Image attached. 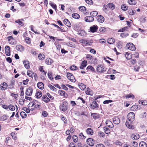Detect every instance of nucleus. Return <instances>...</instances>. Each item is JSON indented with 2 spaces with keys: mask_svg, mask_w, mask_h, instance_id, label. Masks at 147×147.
<instances>
[{
  "mask_svg": "<svg viewBox=\"0 0 147 147\" xmlns=\"http://www.w3.org/2000/svg\"><path fill=\"white\" fill-rule=\"evenodd\" d=\"M127 120L125 123L126 126L129 129H133V126L132 125V123L134 120V113L133 112L129 113L127 115Z\"/></svg>",
  "mask_w": 147,
  "mask_h": 147,
  "instance_id": "1",
  "label": "nucleus"
},
{
  "mask_svg": "<svg viewBox=\"0 0 147 147\" xmlns=\"http://www.w3.org/2000/svg\"><path fill=\"white\" fill-rule=\"evenodd\" d=\"M68 108V103L66 101H63L59 106L60 110L63 112H65L66 111L67 109Z\"/></svg>",
  "mask_w": 147,
  "mask_h": 147,
  "instance_id": "2",
  "label": "nucleus"
},
{
  "mask_svg": "<svg viewBox=\"0 0 147 147\" xmlns=\"http://www.w3.org/2000/svg\"><path fill=\"white\" fill-rule=\"evenodd\" d=\"M31 106L32 107L38 108L40 107V103L36 100H34L32 102H30L28 105V107Z\"/></svg>",
  "mask_w": 147,
  "mask_h": 147,
  "instance_id": "3",
  "label": "nucleus"
},
{
  "mask_svg": "<svg viewBox=\"0 0 147 147\" xmlns=\"http://www.w3.org/2000/svg\"><path fill=\"white\" fill-rule=\"evenodd\" d=\"M80 42L87 45H90L92 42V40H89L86 39H83L80 40Z\"/></svg>",
  "mask_w": 147,
  "mask_h": 147,
  "instance_id": "4",
  "label": "nucleus"
},
{
  "mask_svg": "<svg viewBox=\"0 0 147 147\" xmlns=\"http://www.w3.org/2000/svg\"><path fill=\"white\" fill-rule=\"evenodd\" d=\"M105 67L101 65H98L96 68L97 71L99 73H103L106 71Z\"/></svg>",
  "mask_w": 147,
  "mask_h": 147,
  "instance_id": "5",
  "label": "nucleus"
},
{
  "mask_svg": "<svg viewBox=\"0 0 147 147\" xmlns=\"http://www.w3.org/2000/svg\"><path fill=\"white\" fill-rule=\"evenodd\" d=\"M7 38L8 39L9 42L11 45H16V41L15 39L11 36H9L7 37Z\"/></svg>",
  "mask_w": 147,
  "mask_h": 147,
  "instance_id": "6",
  "label": "nucleus"
},
{
  "mask_svg": "<svg viewBox=\"0 0 147 147\" xmlns=\"http://www.w3.org/2000/svg\"><path fill=\"white\" fill-rule=\"evenodd\" d=\"M126 47L128 49L132 51L136 50V48L134 44L132 43H128L126 45Z\"/></svg>",
  "mask_w": 147,
  "mask_h": 147,
  "instance_id": "7",
  "label": "nucleus"
},
{
  "mask_svg": "<svg viewBox=\"0 0 147 147\" xmlns=\"http://www.w3.org/2000/svg\"><path fill=\"white\" fill-rule=\"evenodd\" d=\"M84 20L86 22H92L94 21V18L92 16H88L85 17Z\"/></svg>",
  "mask_w": 147,
  "mask_h": 147,
  "instance_id": "8",
  "label": "nucleus"
},
{
  "mask_svg": "<svg viewBox=\"0 0 147 147\" xmlns=\"http://www.w3.org/2000/svg\"><path fill=\"white\" fill-rule=\"evenodd\" d=\"M98 29V26L96 25H95L91 26L90 28V30L91 32L94 33L96 32Z\"/></svg>",
  "mask_w": 147,
  "mask_h": 147,
  "instance_id": "9",
  "label": "nucleus"
},
{
  "mask_svg": "<svg viewBox=\"0 0 147 147\" xmlns=\"http://www.w3.org/2000/svg\"><path fill=\"white\" fill-rule=\"evenodd\" d=\"M32 89L30 87H29L26 89V94L27 96H31L32 94Z\"/></svg>",
  "mask_w": 147,
  "mask_h": 147,
  "instance_id": "10",
  "label": "nucleus"
},
{
  "mask_svg": "<svg viewBox=\"0 0 147 147\" xmlns=\"http://www.w3.org/2000/svg\"><path fill=\"white\" fill-rule=\"evenodd\" d=\"M92 104L90 105V107L91 109H94L98 108V105L96 101H94L92 102Z\"/></svg>",
  "mask_w": 147,
  "mask_h": 147,
  "instance_id": "11",
  "label": "nucleus"
},
{
  "mask_svg": "<svg viewBox=\"0 0 147 147\" xmlns=\"http://www.w3.org/2000/svg\"><path fill=\"white\" fill-rule=\"evenodd\" d=\"M87 143L91 146H93L94 145L93 139L92 138H88L86 141Z\"/></svg>",
  "mask_w": 147,
  "mask_h": 147,
  "instance_id": "12",
  "label": "nucleus"
},
{
  "mask_svg": "<svg viewBox=\"0 0 147 147\" xmlns=\"http://www.w3.org/2000/svg\"><path fill=\"white\" fill-rule=\"evenodd\" d=\"M10 48L8 46H6L5 48V52L6 55L9 56L10 55Z\"/></svg>",
  "mask_w": 147,
  "mask_h": 147,
  "instance_id": "13",
  "label": "nucleus"
},
{
  "mask_svg": "<svg viewBox=\"0 0 147 147\" xmlns=\"http://www.w3.org/2000/svg\"><path fill=\"white\" fill-rule=\"evenodd\" d=\"M97 21L99 22L103 23L104 21V17L101 15H98L97 17Z\"/></svg>",
  "mask_w": 147,
  "mask_h": 147,
  "instance_id": "14",
  "label": "nucleus"
},
{
  "mask_svg": "<svg viewBox=\"0 0 147 147\" xmlns=\"http://www.w3.org/2000/svg\"><path fill=\"white\" fill-rule=\"evenodd\" d=\"M42 100L46 103L49 102L50 101V99L48 98L46 95H44L42 98Z\"/></svg>",
  "mask_w": 147,
  "mask_h": 147,
  "instance_id": "15",
  "label": "nucleus"
},
{
  "mask_svg": "<svg viewBox=\"0 0 147 147\" xmlns=\"http://www.w3.org/2000/svg\"><path fill=\"white\" fill-rule=\"evenodd\" d=\"M131 137L133 140H137L139 138L140 136L137 134H133L131 135Z\"/></svg>",
  "mask_w": 147,
  "mask_h": 147,
  "instance_id": "16",
  "label": "nucleus"
},
{
  "mask_svg": "<svg viewBox=\"0 0 147 147\" xmlns=\"http://www.w3.org/2000/svg\"><path fill=\"white\" fill-rule=\"evenodd\" d=\"M113 122L115 124H118L120 122V119L118 117H115L113 119Z\"/></svg>",
  "mask_w": 147,
  "mask_h": 147,
  "instance_id": "17",
  "label": "nucleus"
},
{
  "mask_svg": "<svg viewBox=\"0 0 147 147\" xmlns=\"http://www.w3.org/2000/svg\"><path fill=\"white\" fill-rule=\"evenodd\" d=\"M85 93L86 94L91 96H92L93 94L92 91L89 88H87L86 90Z\"/></svg>",
  "mask_w": 147,
  "mask_h": 147,
  "instance_id": "18",
  "label": "nucleus"
},
{
  "mask_svg": "<svg viewBox=\"0 0 147 147\" xmlns=\"http://www.w3.org/2000/svg\"><path fill=\"white\" fill-rule=\"evenodd\" d=\"M23 64L25 67L27 69L29 68L30 67V63L27 60H24L23 61Z\"/></svg>",
  "mask_w": 147,
  "mask_h": 147,
  "instance_id": "19",
  "label": "nucleus"
},
{
  "mask_svg": "<svg viewBox=\"0 0 147 147\" xmlns=\"http://www.w3.org/2000/svg\"><path fill=\"white\" fill-rule=\"evenodd\" d=\"M58 94L61 96L64 97H66L67 96L66 93L64 91L62 90H59L58 92Z\"/></svg>",
  "mask_w": 147,
  "mask_h": 147,
  "instance_id": "20",
  "label": "nucleus"
},
{
  "mask_svg": "<svg viewBox=\"0 0 147 147\" xmlns=\"http://www.w3.org/2000/svg\"><path fill=\"white\" fill-rule=\"evenodd\" d=\"M63 22L67 26L69 27L71 26V24L70 22L67 19H64L63 20Z\"/></svg>",
  "mask_w": 147,
  "mask_h": 147,
  "instance_id": "21",
  "label": "nucleus"
},
{
  "mask_svg": "<svg viewBox=\"0 0 147 147\" xmlns=\"http://www.w3.org/2000/svg\"><path fill=\"white\" fill-rule=\"evenodd\" d=\"M87 62L86 61L84 60L81 63V65L80 66V68L81 69H84L86 66V63Z\"/></svg>",
  "mask_w": 147,
  "mask_h": 147,
  "instance_id": "22",
  "label": "nucleus"
},
{
  "mask_svg": "<svg viewBox=\"0 0 147 147\" xmlns=\"http://www.w3.org/2000/svg\"><path fill=\"white\" fill-rule=\"evenodd\" d=\"M16 49L20 51H22L24 50V48L23 46L21 45H18L16 46Z\"/></svg>",
  "mask_w": 147,
  "mask_h": 147,
  "instance_id": "23",
  "label": "nucleus"
},
{
  "mask_svg": "<svg viewBox=\"0 0 147 147\" xmlns=\"http://www.w3.org/2000/svg\"><path fill=\"white\" fill-rule=\"evenodd\" d=\"M53 61L52 59L50 58H48L45 60V63L48 65H51L53 63Z\"/></svg>",
  "mask_w": 147,
  "mask_h": 147,
  "instance_id": "24",
  "label": "nucleus"
},
{
  "mask_svg": "<svg viewBox=\"0 0 147 147\" xmlns=\"http://www.w3.org/2000/svg\"><path fill=\"white\" fill-rule=\"evenodd\" d=\"M42 96V93L40 91L36 92L35 96L37 98H39Z\"/></svg>",
  "mask_w": 147,
  "mask_h": 147,
  "instance_id": "25",
  "label": "nucleus"
},
{
  "mask_svg": "<svg viewBox=\"0 0 147 147\" xmlns=\"http://www.w3.org/2000/svg\"><path fill=\"white\" fill-rule=\"evenodd\" d=\"M78 85L80 89L82 90H84L86 87V85L82 83H79Z\"/></svg>",
  "mask_w": 147,
  "mask_h": 147,
  "instance_id": "26",
  "label": "nucleus"
},
{
  "mask_svg": "<svg viewBox=\"0 0 147 147\" xmlns=\"http://www.w3.org/2000/svg\"><path fill=\"white\" fill-rule=\"evenodd\" d=\"M91 116H92L93 118L94 119H96L100 117L99 114L97 113H92L91 114Z\"/></svg>",
  "mask_w": 147,
  "mask_h": 147,
  "instance_id": "27",
  "label": "nucleus"
},
{
  "mask_svg": "<svg viewBox=\"0 0 147 147\" xmlns=\"http://www.w3.org/2000/svg\"><path fill=\"white\" fill-rule=\"evenodd\" d=\"M38 87L40 89H43L44 88L43 84L42 82H39L37 84Z\"/></svg>",
  "mask_w": 147,
  "mask_h": 147,
  "instance_id": "28",
  "label": "nucleus"
},
{
  "mask_svg": "<svg viewBox=\"0 0 147 147\" xmlns=\"http://www.w3.org/2000/svg\"><path fill=\"white\" fill-rule=\"evenodd\" d=\"M125 56L127 59H129L132 58V54L131 53L126 52L125 54Z\"/></svg>",
  "mask_w": 147,
  "mask_h": 147,
  "instance_id": "29",
  "label": "nucleus"
},
{
  "mask_svg": "<svg viewBox=\"0 0 147 147\" xmlns=\"http://www.w3.org/2000/svg\"><path fill=\"white\" fill-rule=\"evenodd\" d=\"M86 132L87 134L92 135L93 134V131L91 128H88L86 130Z\"/></svg>",
  "mask_w": 147,
  "mask_h": 147,
  "instance_id": "30",
  "label": "nucleus"
},
{
  "mask_svg": "<svg viewBox=\"0 0 147 147\" xmlns=\"http://www.w3.org/2000/svg\"><path fill=\"white\" fill-rule=\"evenodd\" d=\"M139 145L140 147H147L146 143L144 141L140 142Z\"/></svg>",
  "mask_w": 147,
  "mask_h": 147,
  "instance_id": "31",
  "label": "nucleus"
},
{
  "mask_svg": "<svg viewBox=\"0 0 147 147\" xmlns=\"http://www.w3.org/2000/svg\"><path fill=\"white\" fill-rule=\"evenodd\" d=\"M107 6L109 8L111 9L112 10L114 9L115 7V5L112 3H109L108 4Z\"/></svg>",
  "mask_w": 147,
  "mask_h": 147,
  "instance_id": "32",
  "label": "nucleus"
},
{
  "mask_svg": "<svg viewBox=\"0 0 147 147\" xmlns=\"http://www.w3.org/2000/svg\"><path fill=\"white\" fill-rule=\"evenodd\" d=\"M107 42L110 44H112L115 42V40L113 38H109L107 40Z\"/></svg>",
  "mask_w": 147,
  "mask_h": 147,
  "instance_id": "33",
  "label": "nucleus"
},
{
  "mask_svg": "<svg viewBox=\"0 0 147 147\" xmlns=\"http://www.w3.org/2000/svg\"><path fill=\"white\" fill-rule=\"evenodd\" d=\"M72 17L76 19H78L80 17V15L77 13H73L72 15Z\"/></svg>",
  "mask_w": 147,
  "mask_h": 147,
  "instance_id": "34",
  "label": "nucleus"
},
{
  "mask_svg": "<svg viewBox=\"0 0 147 147\" xmlns=\"http://www.w3.org/2000/svg\"><path fill=\"white\" fill-rule=\"evenodd\" d=\"M86 69L87 70H90L94 72H96V71L95 69H94L93 67L91 66H88L86 68Z\"/></svg>",
  "mask_w": 147,
  "mask_h": 147,
  "instance_id": "35",
  "label": "nucleus"
},
{
  "mask_svg": "<svg viewBox=\"0 0 147 147\" xmlns=\"http://www.w3.org/2000/svg\"><path fill=\"white\" fill-rule=\"evenodd\" d=\"M78 34L81 36H83L86 34V33L85 31L83 30H81L78 31Z\"/></svg>",
  "mask_w": 147,
  "mask_h": 147,
  "instance_id": "36",
  "label": "nucleus"
},
{
  "mask_svg": "<svg viewBox=\"0 0 147 147\" xmlns=\"http://www.w3.org/2000/svg\"><path fill=\"white\" fill-rule=\"evenodd\" d=\"M104 130L105 131V134H109L110 132V129L107 127H105L103 128Z\"/></svg>",
  "mask_w": 147,
  "mask_h": 147,
  "instance_id": "37",
  "label": "nucleus"
},
{
  "mask_svg": "<svg viewBox=\"0 0 147 147\" xmlns=\"http://www.w3.org/2000/svg\"><path fill=\"white\" fill-rule=\"evenodd\" d=\"M128 11L129 14L131 16L134 15L136 12L135 10H133L131 9H129Z\"/></svg>",
  "mask_w": 147,
  "mask_h": 147,
  "instance_id": "38",
  "label": "nucleus"
},
{
  "mask_svg": "<svg viewBox=\"0 0 147 147\" xmlns=\"http://www.w3.org/2000/svg\"><path fill=\"white\" fill-rule=\"evenodd\" d=\"M8 116L7 115H4L1 117V121L6 120L8 119Z\"/></svg>",
  "mask_w": 147,
  "mask_h": 147,
  "instance_id": "39",
  "label": "nucleus"
},
{
  "mask_svg": "<svg viewBox=\"0 0 147 147\" xmlns=\"http://www.w3.org/2000/svg\"><path fill=\"white\" fill-rule=\"evenodd\" d=\"M108 7V6L106 5H104L103 6V10L106 13H107L109 11L107 8Z\"/></svg>",
  "mask_w": 147,
  "mask_h": 147,
  "instance_id": "40",
  "label": "nucleus"
},
{
  "mask_svg": "<svg viewBox=\"0 0 147 147\" xmlns=\"http://www.w3.org/2000/svg\"><path fill=\"white\" fill-rule=\"evenodd\" d=\"M50 5L55 10L57 9V5L53 3L50 1L49 3Z\"/></svg>",
  "mask_w": 147,
  "mask_h": 147,
  "instance_id": "41",
  "label": "nucleus"
},
{
  "mask_svg": "<svg viewBox=\"0 0 147 147\" xmlns=\"http://www.w3.org/2000/svg\"><path fill=\"white\" fill-rule=\"evenodd\" d=\"M79 9L80 11L81 12L86 11V8L84 6L79 7Z\"/></svg>",
  "mask_w": 147,
  "mask_h": 147,
  "instance_id": "42",
  "label": "nucleus"
},
{
  "mask_svg": "<svg viewBox=\"0 0 147 147\" xmlns=\"http://www.w3.org/2000/svg\"><path fill=\"white\" fill-rule=\"evenodd\" d=\"M98 14V12L96 11H93L90 13V15L91 16L93 17L96 16Z\"/></svg>",
  "mask_w": 147,
  "mask_h": 147,
  "instance_id": "43",
  "label": "nucleus"
},
{
  "mask_svg": "<svg viewBox=\"0 0 147 147\" xmlns=\"http://www.w3.org/2000/svg\"><path fill=\"white\" fill-rule=\"evenodd\" d=\"M39 59L41 60H43L45 58V55L43 54H39L38 56Z\"/></svg>",
  "mask_w": 147,
  "mask_h": 147,
  "instance_id": "44",
  "label": "nucleus"
},
{
  "mask_svg": "<svg viewBox=\"0 0 147 147\" xmlns=\"http://www.w3.org/2000/svg\"><path fill=\"white\" fill-rule=\"evenodd\" d=\"M20 115L23 118H25L27 116L26 114L24 111L21 112L20 113Z\"/></svg>",
  "mask_w": 147,
  "mask_h": 147,
  "instance_id": "45",
  "label": "nucleus"
},
{
  "mask_svg": "<svg viewBox=\"0 0 147 147\" xmlns=\"http://www.w3.org/2000/svg\"><path fill=\"white\" fill-rule=\"evenodd\" d=\"M48 76L49 78L51 80H52L53 79V77L52 75V72L51 71L48 72Z\"/></svg>",
  "mask_w": 147,
  "mask_h": 147,
  "instance_id": "46",
  "label": "nucleus"
},
{
  "mask_svg": "<svg viewBox=\"0 0 147 147\" xmlns=\"http://www.w3.org/2000/svg\"><path fill=\"white\" fill-rule=\"evenodd\" d=\"M8 109L11 111H14L15 109V107L13 105L10 104L9 105Z\"/></svg>",
  "mask_w": 147,
  "mask_h": 147,
  "instance_id": "47",
  "label": "nucleus"
},
{
  "mask_svg": "<svg viewBox=\"0 0 147 147\" xmlns=\"http://www.w3.org/2000/svg\"><path fill=\"white\" fill-rule=\"evenodd\" d=\"M146 17L145 16L141 17L140 19V22L142 23H144L146 21Z\"/></svg>",
  "mask_w": 147,
  "mask_h": 147,
  "instance_id": "48",
  "label": "nucleus"
},
{
  "mask_svg": "<svg viewBox=\"0 0 147 147\" xmlns=\"http://www.w3.org/2000/svg\"><path fill=\"white\" fill-rule=\"evenodd\" d=\"M128 7L125 4L122 5L121 6V9L124 11L127 10L128 9Z\"/></svg>",
  "mask_w": 147,
  "mask_h": 147,
  "instance_id": "49",
  "label": "nucleus"
},
{
  "mask_svg": "<svg viewBox=\"0 0 147 147\" xmlns=\"http://www.w3.org/2000/svg\"><path fill=\"white\" fill-rule=\"evenodd\" d=\"M127 2L129 4L131 5H134L136 4V3L135 1L132 0H129Z\"/></svg>",
  "mask_w": 147,
  "mask_h": 147,
  "instance_id": "50",
  "label": "nucleus"
},
{
  "mask_svg": "<svg viewBox=\"0 0 147 147\" xmlns=\"http://www.w3.org/2000/svg\"><path fill=\"white\" fill-rule=\"evenodd\" d=\"M24 101L25 99L23 98L22 99L20 98L19 100V104L21 105H23L24 103Z\"/></svg>",
  "mask_w": 147,
  "mask_h": 147,
  "instance_id": "51",
  "label": "nucleus"
},
{
  "mask_svg": "<svg viewBox=\"0 0 147 147\" xmlns=\"http://www.w3.org/2000/svg\"><path fill=\"white\" fill-rule=\"evenodd\" d=\"M128 35V34L127 33H122L121 34L120 36L122 38H124L127 36Z\"/></svg>",
  "mask_w": 147,
  "mask_h": 147,
  "instance_id": "52",
  "label": "nucleus"
},
{
  "mask_svg": "<svg viewBox=\"0 0 147 147\" xmlns=\"http://www.w3.org/2000/svg\"><path fill=\"white\" fill-rule=\"evenodd\" d=\"M61 118L63 121L64 123L66 124L67 123V120L66 119V118L64 116L62 115L61 117Z\"/></svg>",
  "mask_w": 147,
  "mask_h": 147,
  "instance_id": "53",
  "label": "nucleus"
},
{
  "mask_svg": "<svg viewBox=\"0 0 147 147\" xmlns=\"http://www.w3.org/2000/svg\"><path fill=\"white\" fill-rule=\"evenodd\" d=\"M72 138L74 142H77L78 137L76 135H74L73 136Z\"/></svg>",
  "mask_w": 147,
  "mask_h": 147,
  "instance_id": "54",
  "label": "nucleus"
},
{
  "mask_svg": "<svg viewBox=\"0 0 147 147\" xmlns=\"http://www.w3.org/2000/svg\"><path fill=\"white\" fill-rule=\"evenodd\" d=\"M42 115L44 117H46L48 114L47 112L45 111H43L42 112Z\"/></svg>",
  "mask_w": 147,
  "mask_h": 147,
  "instance_id": "55",
  "label": "nucleus"
},
{
  "mask_svg": "<svg viewBox=\"0 0 147 147\" xmlns=\"http://www.w3.org/2000/svg\"><path fill=\"white\" fill-rule=\"evenodd\" d=\"M70 69L72 70H75L77 69V67L75 65H73L70 66Z\"/></svg>",
  "mask_w": 147,
  "mask_h": 147,
  "instance_id": "56",
  "label": "nucleus"
},
{
  "mask_svg": "<svg viewBox=\"0 0 147 147\" xmlns=\"http://www.w3.org/2000/svg\"><path fill=\"white\" fill-rule=\"evenodd\" d=\"M125 98H134V96L133 94H129L126 96Z\"/></svg>",
  "mask_w": 147,
  "mask_h": 147,
  "instance_id": "57",
  "label": "nucleus"
},
{
  "mask_svg": "<svg viewBox=\"0 0 147 147\" xmlns=\"http://www.w3.org/2000/svg\"><path fill=\"white\" fill-rule=\"evenodd\" d=\"M131 144L134 147H137L138 145V143L135 141H133L132 142Z\"/></svg>",
  "mask_w": 147,
  "mask_h": 147,
  "instance_id": "58",
  "label": "nucleus"
},
{
  "mask_svg": "<svg viewBox=\"0 0 147 147\" xmlns=\"http://www.w3.org/2000/svg\"><path fill=\"white\" fill-rule=\"evenodd\" d=\"M86 58L88 59V60H91L92 59V56L89 54L86 55Z\"/></svg>",
  "mask_w": 147,
  "mask_h": 147,
  "instance_id": "59",
  "label": "nucleus"
},
{
  "mask_svg": "<svg viewBox=\"0 0 147 147\" xmlns=\"http://www.w3.org/2000/svg\"><path fill=\"white\" fill-rule=\"evenodd\" d=\"M138 108V106L137 105H134L131 108V109L132 111H136Z\"/></svg>",
  "mask_w": 147,
  "mask_h": 147,
  "instance_id": "60",
  "label": "nucleus"
},
{
  "mask_svg": "<svg viewBox=\"0 0 147 147\" xmlns=\"http://www.w3.org/2000/svg\"><path fill=\"white\" fill-rule=\"evenodd\" d=\"M15 22L18 24L22 26L23 25V22L22 21H21L20 20H16L15 21Z\"/></svg>",
  "mask_w": 147,
  "mask_h": 147,
  "instance_id": "61",
  "label": "nucleus"
},
{
  "mask_svg": "<svg viewBox=\"0 0 147 147\" xmlns=\"http://www.w3.org/2000/svg\"><path fill=\"white\" fill-rule=\"evenodd\" d=\"M99 31L101 32H104L106 31V29L104 27H101L99 29Z\"/></svg>",
  "mask_w": 147,
  "mask_h": 147,
  "instance_id": "62",
  "label": "nucleus"
},
{
  "mask_svg": "<svg viewBox=\"0 0 147 147\" xmlns=\"http://www.w3.org/2000/svg\"><path fill=\"white\" fill-rule=\"evenodd\" d=\"M70 78L71 79H70L69 80H70L71 82H75V79L74 76L73 75L71 76Z\"/></svg>",
  "mask_w": 147,
  "mask_h": 147,
  "instance_id": "63",
  "label": "nucleus"
},
{
  "mask_svg": "<svg viewBox=\"0 0 147 147\" xmlns=\"http://www.w3.org/2000/svg\"><path fill=\"white\" fill-rule=\"evenodd\" d=\"M112 102L113 101L111 100H107L104 101L103 102V103L105 104H108L109 103Z\"/></svg>",
  "mask_w": 147,
  "mask_h": 147,
  "instance_id": "64",
  "label": "nucleus"
}]
</instances>
